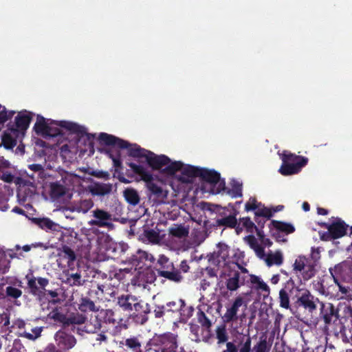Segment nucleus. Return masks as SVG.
<instances>
[{"label":"nucleus","instance_id":"f257e3e1","mask_svg":"<svg viewBox=\"0 0 352 352\" xmlns=\"http://www.w3.org/2000/svg\"><path fill=\"white\" fill-rule=\"evenodd\" d=\"M98 140L102 144L127 149L128 155L131 157L145 158L148 165L153 170H162L161 173L168 175H175L182 167L181 162H171L170 159L165 155H156L152 151L141 148L137 144H130L113 135L101 133Z\"/></svg>","mask_w":352,"mask_h":352},{"label":"nucleus","instance_id":"f03ea898","mask_svg":"<svg viewBox=\"0 0 352 352\" xmlns=\"http://www.w3.org/2000/svg\"><path fill=\"white\" fill-rule=\"evenodd\" d=\"M28 287L30 292L38 296L43 311L50 310L52 306L60 302L58 294L55 290H46L45 288L49 284V280L43 277H32L28 279Z\"/></svg>","mask_w":352,"mask_h":352},{"label":"nucleus","instance_id":"7ed1b4c3","mask_svg":"<svg viewBox=\"0 0 352 352\" xmlns=\"http://www.w3.org/2000/svg\"><path fill=\"white\" fill-rule=\"evenodd\" d=\"M62 129H66L72 134H76L79 138L86 136L87 140H89L94 137V135L87 132L85 127L76 123L66 120L55 121L50 120L46 138H56L58 136L63 137L64 133Z\"/></svg>","mask_w":352,"mask_h":352},{"label":"nucleus","instance_id":"20e7f679","mask_svg":"<svg viewBox=\"0 0 352 352\" xmlns=\"http://www.w3.org/2000/svg\"><path fill=\"white\" fill-rule=\"evenodd\" d=\"M155 269L160 277L175 283H180L184 280V275L177 272V267L166 255L160 254L155 263Z\"/></svg>","mask_w":352,"mask_h":352},{"label":"nucleus","instance_id":"39448f33","mask_svg":"<svg viewBox=\"0 0 352 352\" xmlns=\"http://www.w3.org/2000/svg\"><path fill=\"white\" fill-rule=\"evenodd\" d=\"M282 165L279 172L285 176L298 173L308 163V159L303 156L284 151L281 157Z\"/></svg>","mask_w":352,"mask_h":352},{"label":"nucleus","instance_id":"423d86ee","mask_svg":"<svg viewBox=\"0 0 352 352\" xmlns=\"http://www.w3.org/2000/svg\"><path fill=\"white\" fill-rule=\"evenodd\" d=\"M292 272L300 282L307 281L315 276V265L306 256L299 255L292 265Z\"/></svg>","mask_w":352,"mask_h":352},{"label":"nucleus","instance_id":"0eeeda50","mask_svg":"<svg viewBox=\"0 0 352 352\" xmlns=\"http://www.w3.org/2000/svg\"><path fill=\"white\" fill-rule=\"evenodd\" d=\"M126 164L131 168L134 173L140 175L141 179L146 182V188L157 199H164L166 197L162 187L153 182L152 174L146 171L144 166L138 165L133 162H127Z\"/></svg>","mask_w":352,"mask_h":352},{"label":"nucleus","instance_id":"6e6552de","mask_svg":"<svg viewBox=\"0 0 352 352\" xmlns=\"http://www.w3.org/2000/svg\"><path fill=\"white\" fill-rule=\"evenodd\" d=\"M104 285H97L93 287L87 292V296L82 297L78 305V309L82 312L96 311L98 310L95 303L102 299Z\"/></svg>","mask_w":352,"mask_h":352},{"label":"nucleus","instance_id":"1a4fd4ad","mask_svg":"<svg viewBox=\"0 0 352 352\" xmlns=\"http://www.w3.org/2000/svg\"><path fill=\"white\" fill-rule=\"evenodd\" d=\"M93 219L89 221L91 226L105 228L109 230L114 228L113 221L118 220L110 212L100 208H96L92 211Z\"/></svg>","mask_w":352,"mask_h":352},{"label":"nucleus","instance_id":"9d476101","mask_svg":"<svg viewBox=\"0 0 352 352\" xmlns=\"http://www.w3.org/2000/svg\"><path fill=\"white\" fill-rule=\"evenodd\" d=\"M269 228L272 236L278 242H286L285 236L292 234L296 230L293 224L278 220H272Z\"/></svg>","mask_w":352,"mask_h":352},{"label":"nucleus","instance_id":"9b49d317","mask_svg":"<svg viewBox=\"0 0 352 352\" xmlns=\"http://www.w3.org/2000/svg\"><path fill=\"white\" fill-rule=\"evenodd\" d=\"M130 312H131L130 316L135 323L144 324L148 320V314L150 313L149 305L136 298L133 304L132 311Z\"/></svg>","mask_w":352,"mask_h":352},{"label":"nucleus","instance_id":"f8f14e48","mask_svg":"<svg viewBox=\"0 0 352 352\" xmlns=\"http://www.w3.org/2000/svg\"><path fill=\"white\" fill-rule=\"evenodd\" d=\"M231 188H228L226 186V183L223 180L221 181L216 190L212 189L211 190L213 194H218L224 192L226 195L230 196L232 198L241 197L242 193V184L239 182L233 179L231 183Z\"/></svg>","mask_w":352,"mask_h":352},{"label":"nucleus","instance_id":"ddd939ff","mask_svg":"<svg viewBox=\"0 0 352 352\" xmlns=\"http://www.w3.org/2000/svg\"><path fill=\"white\" fill-rule=\"evenodd\" d=\"M154 260L155 258L151 254L142 250H137L135 254H131L128 258V262L139 270L147 266L146 262H149L151 264Z\"/></svg>","mask_w":352,"mask_h":352},{"label":"nucleus","instance_id":"4468645a","mask_svg":"<svg viewBox=\"0 0 352 352\" xmlns=\"http://www.w3.org/2000/svg\"><path fill=\"white\" fill-rule=\"evenodd\" d=\"M54 340L57 346L63 351L72 349L77 342L74 336L63 330H58L54 335Z\"/></svg>","mask_w":352,"mask_h":352},{"label":"nucleus","instance_id":"2eb2a0df","mask_svg":"<svg viewBox=\"0 0 352 352\" xmlns=\"http://www.w3.org/2000/svg\"><path fill=\"white\" fill-rule=\"evenodd\" d=\"M33 113L26 110L19 112L15 118V125L8 128L13 132L24 131L28 129L32 119Z\"/></svg>","mask_w":352,"mask_h":352},{"label":"nucleus","instance_id":"dca6fc26","mask_svg":"<svg viewBox=\"0 0 352 352\" xmlns=\"http://www.w3.org/2000/svg\"><path fill=\"white\" fill-rule=\"evenodd\" d=\"M244 303L243 298L237 296L233 302L226 307V311L222 316L224 322L230 323L238 319L237 313L240 307Z\"/></svg>","mask_w":352,"mask_h":352},{"label":"nucleus","instance_id":"f3484780","mask_svg":"<svg viewBox=\"0 0 352 352\" xmlns=\"http://www.w3.org/2000/svg\"><path fill=\"white\" fill-rule=\"evenodd\" d=\"M320 317L324 320L326 325L331 323L333 318H335L336 320L338 319L339 311L332 303L320 302Z\"/></svg>","mask_w":352,"mask_h":352},{"label":"nucleus","instance_id":"a211bd4d","mask_svg":"<svg viewBox=\"0 0 352 352\" xmlns=\"http://www.w3.org/2000/svg\"><path fill=\"white\" fill-rule=\"evenodd\" d=\"M333 221L329 226V230L331 231L333 238L337 239L345 236L349 226L339 217H333Z\"/></svg>","mask_w":352,"mask_h":352},{"label":"nucleus","instance_id":"6ab92c4d","mask_svg":"<svg viewBox=\"0 0 352 352\" xmlns=\"http://www.w3.org/2000/svg\"><path fill=\"white\" fill-rule=\"evenodd\" d=\"M218 250L212 255L213 263L217 266L226 265L229 258L230 248L225 243H219L217 245Z\"/></svg>","mask_w":352,"mask_h":352},{"label":"nucleus","instance_id":"aec40b11","mask_svg":"<svg viewBox=\"0 0 352 352\" xmlns=\"http://www.w3.org/2000/svg\"><path fill=\"white\" fill-rule=\"evenodd\" d=\"M66 181L67 177L62 176L60 180L50 184V195L52 199H58L66 194Z\"/></svg>","mask_w":352,"mask_h":352},{"label":"nucleus","instance_id":"412c9836","mask_svg":"<svg viewBox=\"0 0 352 352\" xmlns=\"http://www.w3.org/2000/svg\"><path fill=\"white\" fill-rule=\"evenodd\" d=\"M295 288V283L292 278H290L284 285V287L279 292L280 306L285 309L289 307V293H291Z\"/></svg>","mask_w":352,"mask_h":352},{"label":"nucleus","instance_id":"4be33fe9","mask_svg":"<svg viewBox=\"0 0 352 352\" xmlns=\"http://www.w3.org/2000/svg\"><path fill=\"white\" fill-rule=\"evenodd\" d=\"M60 236L58 239L60 242L61 246H67L71 248H78V243L79 239L78 238V234L73 230L68 229L65 231H61Z\"/></svg>","mask_w":352,"mask_h":352},{"label":"nucleus","instance_id":"5701e85b","mask_svg":"<svg viewBox=\"0 0 352 352\" xmlns=\"http://www.w3.org/2000/svg\"><path fill=\"white\" fill-rule=\"evenodd\" d=\"M120 345L126 347L129 352H143L144 345L142 338L140 336H131L120 342Z\"/></svg>","mask_w":352,"mask_h":352},{"label":"nucleus","instance_id":"b1692460","mask_svg":"<svg viewBox=\"0 0 352 352\" xmlns=\"http://www.w3.org/2000/svg\"><path fill=\"white\" fill-rule=\"evenodd\" d=\"M199 177L201 181L206 182L211 185L219 184L220 173L214 170H210L206 168H201L199 170Z\"/></svg>","mask_w":352,"mask_h":352},{"label":"nucleus","instance_id":"393cba45","mask_svg":"<svg viewBox=\"0 0 352 352\" xmlns=\"http://www.w3.org/2000/svg\"><path fill=\"white\" fill-rule=\"evenodd\" d=\"M246 276H241L239 271H234L226 280V288L230 292L236 291L241 285H244Z\"/></svg>","mask_w":352,"mask_h":352},{"label":"nucleus","instance_id":"a878e982","mask_svg":"<svg viewBox=\"0 0 352 352\" xmlns=\"http://www.w3.org/2000/svg\"><path fill=\"white\" fill-rule=\"evenodd\" d=\"M190 331L191 335V340L199 342L202 341H207L210 332H208V330L204 329L203 327L199 326L197 324H190Z\"/></svg>","mask_w":352,"mask_h":352},{"label":"nucleus","instance_id":"bb28decb","mask_svg":"<svg viewBox=\"0 0 352 352\" xmlns=\"http://www.w3.org/2000/svg\"><path fill=\"white\" fill-rule=\"evenodd\" d=\"M34 222L46 231L60 232L62 227L49 218H34Z\"/></svg>","mask_w":352,"mask_h":352},{"label":"nucleus","instance_id":"cd10ccee","mask_svg":"<svg viewBox=\"0 0 352 352\" xmlns=\"http://www.w3.org/2000/svg\"><path fill=\"white\" fill-rule=\"evenodd\" d=\"M76 248L61 246L58 249V256L67 261V263L69 267L74 264V262L76 260V255L74 252Z\"/></svg>","mask_w":352,"mask_h":352},{"label":"nucleus","instance_id":"c85d7f7f","mask_svg":"<svg viewBox=\"0 0 352 352\" xmlns=\"http://www.w3.org/2000/svg\"><path fill=\"white\" fill-rule=\"evenodd\" d=\"M102 323L103 322L98 315L91 316L89 320L85 323V331L88 333H96L101 329Z\"/></svg>","mask_w":352,"mask_h":352},{"label":"nucleus","instance_id":"c756f323","mask_svg":"<svg viewBox=\"0 0 352 352\" xmlns=\"http://www.w3.org/2000/svg\"><path fill=\"white\" fill-rule=\"evenodd\" d=\"M251 338L248 336L243 343H241L239 348L231 342L226 343V349L223 352H250Z\"/></svg>","mask_w":352,"mask_h":352},{"label":"nucleus","instance_id":"7c9ffc66","mask_svg":"<svg viewBox=\"0 0 352 352\" xmlns=\"http://www.w3.org/2000/svg\"><path fill=\"white\" fill-rule=\"evenodd\" d=\"M300 304L310 312H312L316 309V305L314 302V297L311 294L309 291L305 290L298 298Z\"/></svg>","mask_w":352,"mask_h":352},{"label":"nucleus","instance_id":"2f4dec72","mask_svg":"<svg viewBox=\"0 0 352 352\" xmlns=\"http://www.w3.org/2000/svg\"><path fill=\"white\" fill-rule=\"evenodd\" d=\"M342 271V267L340 264L335 265L333 268L329 269V272L333 278L334 283L338 286L339 291L342 294L346 295L349 291V287L342 285L338 280V276L341 274Z\"/></svg>","mask_w":352,"mask_h":352},{"label":"nucleus","instance_id":"473e14b6","mask_svg":"<svg viewBox=\"0 0 352 352\" xmlns=\"http://www.w3.org/2000/svg\"><path fill=\"white\" fill-rule=\"evenodd\" d=\"M140 239L146 243L156 244L160 241V233L153 229H144L143 232L140 235Z\"/></svg>","mask_w":352,"mask_h":352},{"label":"nucleus","instance_id":"72a5a7b5","mask_svg":"<svg viewBox=\"0 0 352 352\" xmlns=\"http://www.w3.org/2000/svg\"><path fill=\"white\" fill-rule=\"evenodd\" d=\"M233 210L234 212L232 214H230L224 217L217 219V225L226 228H234L237 225V219L236 218L237 212L234 209H233Z\"/></svg>","mask_w":352,"mask_h":352},{"label":"nucleus","instance_id":"f704fd0d","mask_svg":"<svg viewBox=\"0 0 352 352\" xmlns=\"http://www.w3.org/2000/svg\"><path fill=\"white\" fill-rule=\"evenodd\" d=\"M136 298V296L131 294L122 295L118 298L117 303L123 311L130 312L132 311L133 304L135 302Z\"/></svg>","mask_w":352,"mask_h":352},{"label":"nucleus","instance_id":"c9c22d12","mask_svg":"<svg viewBox=\"0 0 352 352\" xmlns=\"http://www.w3.org/2000/svg\"><path fill=\"white\" fill-rule=\"evenodd\" d=\"M48 126L49 122H46L45 118L42 116L38 115L36 122L34 126L35 133L46 138Z\"/></svg>","mask_w":352,"mask_h":352},{"label":"nucleus","instance_id":"e433bc0d","mask_svg":"<svg viewBox=\"0 0 352 352\" xmlns=\"http://www.w3.org/2000/svg\"><path fill=\"white\" fill-rule=\"evenodd\" d=\"M123 196L128 204L136 206L139 204L140 198L138 191L132 188H127L123 191Z\"/></svg>","mask_w":352,"mask_h":352},{"label":"nucleus","instance_id":"4c0bfd02","mask_svg":"<svg viewBox=\"0 0 352 352\" xmlns=\"http://www.w3.org/2000/svg\"><path fill=\"white\" fill-rule=\"evenodd\" d=\"M168 233L173 236L183 238L188 235L189 231L182 225H174L169 228Z\"/></svg>","mask_w":352,"mask_h":352},{"label":"nucleus","instance_id":"58836bf2","mask_svg":"<svg viewBox=\"0 0 352 352\" xmlns=\"http://www.w3.org/2000/svg\"><path fill=\"white\" fill-rule=\"evenodd\" d=\"M112 190L110 184H98L92 188L91 192L94 195L104 196L109 194Z\"/></svg>","mask_w":352,"mask_h":352},{"label":"nucleus","instance_id":"ea45409f","mask_svg":"<svg viewBox=\"0 0 352 352\" xmlns=\"http://www.w3.org/2000/svg\"><path fill=\"white\" fill-rule=\"evenodd\" d=\"M265 262L268 266L273 265H280L283 262V254L280 251L270 253L267 256Z\"/></svg>","mask_w":352,"mask_h":352},{"label":"nucleus","instance_id":"a19ab883","mask_svg":"<svg viewBox=\"0 0 352 352\" xmlns=\"http://www.w3.org/2000/svg\"><path fill=\"white\" fill-rule=\"evenodd\" d=\"M197 319L198 323H199L204 329L208 330V332H210L212 322L201 309H199L197 312Z\"/></svg>","mask_w":352,"mask_h":352},{"label":"nucleus","instance_id":"79ce46f5","mask_svg":"<svg viewBox=\"0 0 352 352\" xmlns=\"http://www.w3.org/2000/svg\"><path fill=\"white\" fill-rule=\"evenodd\" d=\"M51 309H52V310L47 314V317L66 326L67 316L60 312L58 308L56 307L54 308L52 307Z\"/></svg>","mask_w":352,"mask_h":352},{"label":"nucleus","instance_id":"37998d69","mask_svg":"<svg viewBox=\"0 0 352 352\" xmlns=\"http://www.w3.org/2000/svg\"><path fill=\"white\" fill-rule=\"evenodd\" d=\"M201 168L196 167L191 165H186L184 166L182 164V167L179 170H181L182 173L184 176H187L188 177H199V170Z\"/></svg>","mask_w":352,"mask_h":352},{"label":"nucleus","instance_id":"c03bdc74","mask_svg":"<svg viewBox=\"0 0 352 352\" xmlns=\"http://www.w3.org/2000/svg\"><path fill=\"white\" fill-rule=\"evenodd\" d=\"M86 322V317L79 313L72 314L67 318L66 326L70 324H82Z\"/></svg>","mask_w":352,"mask_h":352},{"label":"nucleus","instance_id":"a18cd8bd","mask_svg":"<svg viewBox=\"0 0 352 352\" xmlns=\"http://www.w3.org/2000/svg\"><path fill=\"white\" fill-rule=\"evenodd\" d=\"M94 206V201L91 199L80 200L76 205V210L78 212L86 213Z\"/></svg>","mask_w":352,"mask_h":352},{"label":"nucleus","instance_id":"49530a36","mask_svg":"<svg viewBox=\"0 0 352 352\" xmlns=\"http://www.w3.org/2000/svg\"><path fill=\"white\" fill-rule=\"evenodd\" d=\"M194 308L192 306H187L184 302V307L182 306L181 309L178 311L181 320H187L192 316Z\"/></svg>","mask_w":352,"mask_h":352},{"label":"nucleus","instance_id":"de8ad7c7","mask_svg":"<svg viewBox=\"0 0 352 352\" xmlns=\"http://www.w3.org/2000/svg\"><path fill=\"white\" fill-rule=\"evenodd\" d=\"M184 300L180 298L167 302L165 307L166 309V311L178 312L182 306L184 307Z\"/></svg>","mask_w":352,"mask_h":352},{"label":"nucleus","instance_id":"09e8293b","mask_svg":"<svg viewBox=\"0 0 352 352\" xmlns=\"http://www.w3.org/2000/svg\"><path fill=\"white\" fill-rule=\"evenodd\" d=\"M254 214L256 217H263L266 219H270L273 217V211L271 208L265 207L263 204L258 209L255 211Z\"/></svg>","mask_w":352,"mask_h":352},{"label":"nucleus","instance_id":"8fccbe9b","mask_svg":"<svg viewBox=\"0 0 352 352\" xmlns=\"http://www.w3.org/2000/svg\"><path fill=\"white\" fill-rule=\"evenodd\" d=\"M2 144L8 149L13 148L16 144V140L8 133L5 132L2 137Z\"/></svg>","mask_w":352,"mask_h":352},{"label":"nucleus","instance_id":"3c124183","mask_svg":"<svg viewBox=\"0 0 352 352\" xmlns=\"http://www.w3.org/2000/svg\"><path fill=\"white\" fill-rule=\"evenodd\" d=\"M84 282L85 280H82L81 275L79 273H75L69 275L66 280V283L71 286L82 285Z\"/></svg>","mask_w":352,"mask_h":352},{"label":"nucleus","instance_id":"603ef678","mask_svg":"<svg viewBox=\"0 0 352 352\" xmlns=\"http://www.w3.org/2000/svg\"><path fill=\"white\" fill-rule=\"evenodd\" d=\"M216 334H217V338L218 340L219 344L224 343L228 339V333H227V331H226V328L225 325L219 326L217 328Z\"/></svg>","mask_w":352,"mask_h":352},{"label":"nucleus","instance_id":"864d4df0","mask_svg":"<svg viewBox=\"0 0 352 352\" xmlns=\"http://www.w3.org/2000/svg\"><path fill=\"white\" fill-rule=\"evenodd\" d=\"M239 220L248 232H253L254 230L256 232V229H258L256 228L255 223L248 217L241 218Z\"/></svg>","mask_w":352,"mask_h":352},{"label":"nucleus","instance_id":"5fc2aeb1","mask_svg":"<svg viewBox=\"0 0 352 352\" xmlns=\"http://www.w3.org/2000/svg\"><path fill=\"white\" fill-rule=\"evenodd\" d=\"M10 313L3 311L0 313V329L7 330L10 329Z\"/></svg>","mask_w":352,"mask_h":352},{"label":"nucleus","instance_id":"6e6d98bb","mask_svg":"<svg viewBox=\"0 0 352 352\" xmlns=\"http://www.w3.org/2000/svg\"><path fill=\"white\" fill-rule=\"evenodd\" d=\"M42 331H43L42 327H36L32 329V333L27 332V331H24L23 333V337L26 338L28 340H34L41 336Z\"/></svg>","mask_w":352,"mask_h":352},{"label":"nucleus","instance_id":"4d7b16f0","mask_svg":"<svg viewBox=\"0 0 352 352\" xmlns=\"http://www.w3.org/2000/svg\"><path fill=\"white\" fill-rule=\"evenodd\" d=\"M262 206L261 202H258L256 197H250L245 205V210L247 212L258 210Z\"/></svg>","mask_w":352,"mask_h":352},{"label":"nucleus","instance_id":"13d9d810","mask_svg":"<svg viewBox=\"0 0 352 352\" xmlns=\"http://www.w3.org/2000/svg\"><path fill=\"white\" fill-rule=\"evenodd\" d=\"M7 296L13 299H17L22 295V291L16 287L12 286H8L6 289Z\"/></svg>","mask_w":352,"mask_h":352},{"label":"nucleus","instance_id":"bf43d9fd","mask_svg":"<svg viewBox=\"0 0 352 352\" xmlns=\"http://www.w3.org/2000/svg\"><path fill=\"white\" fill-rule=\"evenodd\" d=\"M14 114V111H7L4 106L0 104V117L4 122L11 119Z\"/></svg>","mask_w":352,"mask_h":352},{"label":"nucleus","instance_id":"052dcab7","mask_svg":"<svg viewBox=\"0 0 352 352\" xmlns=\"http://www.w3.org/2000/svg\"><path fill=\"white\" fill-rule=\"evenodd\" d=\"M100 314H103L104 322L109 324H115L116 322V320L114 318V312L112 310L107 309L104 312H101Z\"/></svg>","mask_w":352,"mask_h":352},{"label":"nucleus","instance_id":"680f3d73","mask_svg":"<svg viewBox=\"0 0 352 352\" xmlns=\"http://www.w3.org/2000/svg\"><path fill=\"white\" fill-rule=\"evenodd\" d=\"M256 234L258 236L259 239L261 240V243L264 246L270 247L272 245V242L271 241V240L265 236L264 232L263 230H261V229H256Z\"/></svg>","mask_w":352,"mask_h":352},{"label":"nucleus","instance_id":"e2e57ef3","mask_svg":"<svg viewBox=\"0 0 352 352\" xmlns=\"http://www.w3.org/2000/svg\"><path fill=\"white\" fill-rule=\"evenodd\" d=\"M190 270V266L186 260H183L181 261L179 268L177 267V272L180 273V275H183V274L187 273Z\"/></svg>","mask_w":352,"mask_h":352},{"label":"nucleus","instance_id":"0e129e2a","mask_svg":"<svg viewBox=\"0 0 352 352\" xmlns=\"http://www.w3.org/2000/svg\"><path fill=\"white\" fill-rule=\"evenodd\" d=\"M157 348L158 346L153 345L152 339H151L144 346L143 352H161L160 349Z\"/></svg>","mask_w":352,"mask_h":352},{"label":"nucleus","instance_id":"69168bd1","mask_svg":"<svg viewBox=\"0 0 352 352\" xmlns=\"http://www.w3.org/2000/svg\"><path fill=\"white\" fill-rule=\"evenodd\" d=\"M245 239L252 250L259 244L254 235H249Z\"/></svg>","mask_w":352,"mask_h":352},{"label":"nucleus","instance_id":"338daca9","mask_svg":"<svg viewBox=\"0 0 352 352\" xmlns=\"http://www.w3.org/2000/svg\"><path fill=\"white\" fill-rule=\"evenodd\" d=\"M253 250L255 252L256 255L260 258H264L266 256L264 248L260 244L255 247Z\"/></svg>","mask_w":352,"mask_h":352},{"label":"nucleus","instance_id":"774afa93","mask_svg":"<svg viewBox=\"0 0 352 352\" xmlns=\"http://www.w3.org/2000/svg\"><path fill=\"white\" fill-rule=\"evenodd\" d=\"M319 234H320V239L322 241H328L334 239L333 238V235H332L331 231L328 230L327 232H320Z\"/></svg>","mask_w":352,"mask_h":352}]
</instances>
